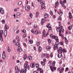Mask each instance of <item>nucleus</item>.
Instances as JSON below:
<instances>
[{
    "label": "nucleus",
    "instance_id": "obj_58",
    "mask_svg": "<svg viewBox=\"0 0 73 73\" xmlns=\"http://www.w3.org/2000/svg\"><path fill=\"white\" fill-rule=\"evenodd\" d=\"M23 44L25 46H27V44H26L25 43H23Z\"/></svg>",
    "mask_w": 73,
    "mask_h": 73
},
{
    "label": "nucleus",
    "instance_id": "obj_55",
    "mask_svg": "<svg viewBox=\"0 0 73 73\" xmlns=\"http://www.w3.org/2000/svg\"><path fill=\"white\" fill-rule=\"evenodd\" d=\"M31 32H32V33H33L34 34V33H35V32L33 31V29L31 30Z\"/></svg>",
    "mask_w": 73,
    "mask_h": 73
},
{
    "label": "nucleus",
    "instance_id": "obj_61",
    "mask_svg": "<svg viewBox=\"0 0 73 73\" xmlns=\"http://www.w3.org/2000/svg\"><path fill=\"white\" fill-rule=\"evenodd\" d=\"M60 45H63V44H64V42H60Z\"/></svg>",
    "mask_w": 73,
    "mask_h": 73
},
{
    "label": "nucleus",
    "instance_id": "obj_60",
    "mask_svg": "<svg viewBox=\"0 0 73 73\" xmlns=\"http://www.w3.org/2000/svg\"><path fill=\"white\" fill-rule=\"evenodd\" d=\"M14 11L15 12H17V8L15 9L14 10Z\"/></svg>",
    "mask_w": 73,
    "mask_h": 73
},
{
    "label": "nucleus",
    "instance_id": "obj_45",
    "mask_svg": "<svg viewBox=\"0 0 73 73\" xmlns=\"http://www.w3.org/2000/svg\"><path fill=\"white\" fill-rule=\"evenodd\" d=\"M35 34H36V35H38V33L37 32V30H36V31H35Z\"/></svg>",
    "mask_w": 73,
    "mask_h": 73
},
{
    "label": "nucleus",
    "instance_id": "obj_49",
    "mask_svg": "<svg viewBox=\"0 0 73 73\" xmlns=\"http://www.w3.org/2000/svg\"><path fill=\"white\" fill-rule=\"evenodd\" d=\"M23 32L24 33H26V31H25V30L24 29L23 30Z\"/></svg>",
    "mask_w": 73,
    "mask_h": 73
},
{
    "label": "nucleus",
    "instance_id": "obj_28",
    "mask_svg": "<svg viewBox=\"0 0 73 73\" xmlns=\"http://www.w3.org/2000/svg\"><path fill=\"white\" fill-rule=\"evenodd\" d=\"M50 24L49 23L48 24L46 25V27L47 28H48L50 27Z\"/></svg>",
    "mask_w": 73,
    "mask_h": 73
},
{
    "label": "nucleus",
    "instance_id": "obj_32",
    "mask_svg": "<svg viewBox=\"0 0 73 73\" xmlns=\"http://www.w3.org/2000/svg\"><path fill=\"white\" fill-rule=\"evenodd\" d=\"M52 69H54V66H55V64L53 63H52Z\"/></svg>",
    "mask_w": 73,
    "mask_h": 73
},
{
    "label": "nucleus",
    "instance_id": "obj_64",
    "mask_svg": "<svg viewBox=\"0 0 73 73\" xmlns=\"http://www.w3.org/2000/svg\"><path fill=\"white\" fill-rule=\"evenodd\" d=\"M48 30L49 31V30H51V29H52V27H48Z\"/></svg>",
    "mask_w": 73,
    "mask_h": 73
},
{
    "label": "nucleus",
    "instance_id": "obj_46",
    "mask_svg": "<svg viewBox=\"0 0 73 73\" xmlns=\"http://www.w3.org/2000/svg\"><path fill=\"white\" fill-rule=\"evenodd\" d=\"M51 64H52V62L49 61L48 62V64H49V65H51Z\"/></svg>",
    "mask_w": 73,
    "mask_h": 73
},
{
    "label": "nucleus",
    "instance_id": "obj_38",
    "mask_svg": "<svg viewBox=\"0 0 73 73\" xmlns=\"http://www.w3.org/2000/svg\"><path fill=\"white\" fill-rule=\"evenodd\" d=\"M59 36H62V34H61V30H60V32H59Z\"/></svg>",
    "mask_w": 73,
    "mask_h": 73
},
{
    "label": "nucleus",
    "instance_id": "obj_43",
    "mask_svg": "<svg viewBox=\"0 0 73 73\" xmlns=\"http://www.w3.org/2000/svg\"><path fill=\"white\" fill-rule=\"evenodd\" d=\"M40 73H43V70L42 69H41L40 71Z\"/></svg>",
    "mask_w": 73,
    "mask_h": 73
},
{
    "label": "nucleus",
    "instance_id": "obj_14",
    "mask_svg": "<svg viewBox=\"0 0 73 73\" xmlns=\"http://www.w3.org/2000/svg\"><path fill=\"white\" fill-rule=\"evenodd\" d=\"M48 17V14L47 13H45L44 14V17L46 19Z\"/></svg>",
    "mask_w": 73,
    "mask_h": 73
},
{
    "label": "nucleus",
    "instance_id": "obj_52",
    "mask_svg": "<svg viewBox=\"0 0 73 73\" xmlns=\"http://www.w3.org/2000/svg\"><path fill=\"white\" fill-rule=\"evenodd\" d=\"M25 64H26L27 65H28V62L27 61H26L25 62Z\"/></svg>",
    "mask_w": 73,
    "mask_h": 73
},
{
    "label": "nucleus",
    "instance_id": "obj_62",
    "mask_svg": "<svg viewBox=\"0 0 73 73\" xmlns=\"http://www.w3.org/2000/svg\"><path fill=\"white\" fill-rule=\"evenodd\" d=\"M16 15V17L17 18H19L20 17V15Z\"/></svg>",
    "mask_w": 73,
    "mask_h": 73
},
{
    "label": "nucleus",
    "instance_id": "obj_21",
    "mask_svg": "<svg viewBox=\"0 0 73 73\" xmlns=\"http://www.w3.org/2000/svg\"><path fill=\"white\" fill-rule=\"evenodd\" d=\"M18 46V49H17V51L18 52H19V50H20V48H21V47L20 46V45L19 46Z\"/></svg>",
    "mask_w": 73,
    "mask_h": 73
},
{
    "label": "nucleus",
    "instance_id": "obj_11",
    "mask_svg": "<svg viewBox=\"0 0 73 73\" xmlns=\"http://www.w3.org/2000/svg\"><path fill=\"white\" fill-rule=\"evenodd\" d=\"M20 39H18V40L17 42L15 43L16 45L17 46H19L20 45V43H19V42H20Z\"/></svg>",
    "mask_w": 73,
    "mask_h": 73
},
{
    "label": "nucleus",
    "instance_id": "obj_37",
    "mask_svg": "<svg viewBox=\"0 0 73 73\" xmlns=\"http://www.w3.org/2000/svg\"><path fill=\"white\" fill-rule=\"evenodd\" d=\"M29 60H32V56L31 55L29 57Z\"/></svg>",
    "mask_w": 73,
    "mask_h": 73
},
{
    "label": "nucleus",
    "instance_id": "obj_16",
    "mask_svg": "<svg viewBox=\"0 0 73 73\" xmlns=\"http://www.w3.org/2000/svg\"><path fill=\"white\" fill-rule=\"evenodd\" d=\"M30 66L31 68H35V64L33 63H31L30 65Z\"/></svg>",
    "mask_w": 73,
    "mask_h": 73
},
{
    "label": "nucleus",
    "instance_id": "obj_2",
    "mask_svg": "<svg viewBox=\"0 0 73 73\" xmlns=\"http://www.w3.org/2000/svg\"><path fill=\"white\" fill-rule=\"evenodd\" d=\"M3 33V30H1L0 31V39L1 41H3V38H2Z\"/></svg>",
    "mask_w": 73,
    "mask_h": 73
},
{
    "label": "nucleus",
    "instance_id": "obj_47",
    "mask_svg": "<svg viewBox=\"0 0 73 73\" xmlns=\"http://www.w3.org/2000/svg\"><path fill=\"white\" fill-rule=\"evenodd\" d=\"M58 20H60V21H61V20H62V19H61V17H58Z\"/></svg>",
    "mask_w": 73,
    "mask_h": 73
},
{
    "label": "nucleus",
    "instance_id": "obj_15",
    "mask_svg": "<svg viewBox=\"0 0 73 73\" xmlns=\"http://www.w3.org/2000/svg\"><path fill=\"white\" fill-rule=\"evenodd\" d=\"M51 49V47L50 46H47L46 47V49L47 50H49Z\"/></svg>",
    "mask_w": 73,
    "mask_h": 73
},
{
    "label": "nucleus",
    "instance_id": "obj_50",
    "mask_svg": "<svg viewBox=\"0 0 73 73\" xmlns=\"http://www.w3.org/2000/svg\"><path fill=\"white\" fill-rule=\"evenodd\" d=\"M69 69V68H68V67H67L66 69V70H65V71H67V70H68Z\"/></svg>",
    "mask_w": 73,
    "mask_h": 73
},
{
    "label": "nucleus",
    "instance_id": "obj_13",
    "mask_svg": "<svg viewBox=\"0 0 73 73\" xmlns=\"http://www.w3.org/2000/svg\"><path fill=\"white\" fill-rule=\"evenodd\" d=\"M62 53H59V54H58V58H61V57H62Z\"/></svg>",
    "mask_w": 73,
    "mask_h": 73
},
{
    "label": "nucleus",
    "instance_id": "obj_41",
    "mask_svg": "<svg viewBox=\"0 0 73 73\" xmlns=\"http://www.w3.org/2000/svg\"><path fill=\"white\" fill-rule=\"evenodd\" d=\"M40 45V42H38L37 43V44H36V45L37 46H39Z\"/></svg>",
    "mask_w": 73,
    "mask_h": 73
},
{
    "label": "nucleus",
    "instance_id": "obj_35",
    "mask_svg": "<svg viewBox=\"0 0 73 73\" xmlns=\"http://www.w3.org/2000/svg\"><path fill=\"white\" fill-rule=\"evenodd\" d=\"M7 51L8 52H11V50H10V49H9V46L8 47V48H7Z\"/></svg>",
    "mask_w": 73,
    "mask_h": 73
},
{
    "label": "nucleus",
    "instance_id": "obj_34",
    "mask_svg": "<svg viewBox=\"0 0 73 73\" xmlns=\"http://www.w3.org/2000/svg\"><path fill=\"white\" fill-rule=\"evenodd\" d=\"M39 14V12H37L36 13V17H37V16H38V15Z\"/></svg>",
    "mask_w": 73,
    "mask_h": 73
},
{
    "label": "nucleus",
    "instance_id": "obj_10",
    "mask_svg": "<svg viewBox=\"0 0 73 73\" xmlns=\"http://www.w3.org/2000/svg\"><path fill=\"white\" fill-rule=\"evenodd\" d=\"M25 8L27 11H29L30 10V7L28 5L26 6L25 7Z\"/></svg>",
    "mask_w": 73,
    "mask_h": 73
},
{
    "label": "nucleus",
    "instance_id": "obj_7",
    "mask_svg": "<svg viewBox=\"0 0 73 73\" xmlns=\"http://www.w3.org/2000/svg\"><path fill=\"white\" fill-rule=\"evenodd\" d=\"M41 0H38V1H40V4L42 5H45V3L44 1H41Z\"/></svg>",
    "mask_w": 73,
    "mask_h": 73
},
{
    "label": "nucleus",
    "instance_id": "obj_31",
    "mask_svg": "<svg viewBox=\"0 0 73 73\" xmlns=\"http://www.w3.org/2000/svg\"><path fill=\"white\" fill-rule=\"evenodd\" d=\"M35 66L36 68H38L39 67V64H36Z\"/></svg>",
    "mask_w": 73,
    "mask_h": 73
},
{
    "label": "nucleus",
    "instance_id": "obj_5",
    "mask_svg": "<svg viewBox=\"0 0 73 73\" xmlns=\"http://www.w3.org/2000/svg\"><path fill=\"white\" fill-rule=\"evenodd\" d=\"M52 38H54V40H56V41L57 42H58V38L56 36H54L53 35L52 37Z\"/></svg>",
    "mask_w": 73,
    "mask_h": 73
},
{
    "label": "nucleus",
    "instance_id": "obj_24",
    "mask_svg": "<svg viewBox=\"0 0 73 73\" xmlns=\"http://www.w3.org/2000/svg\"><path fill=\"white\" fill-rule=\"evenodd\" d=\"M59 11H60V13H59V15H60V16H62V13H62V12L60 11H61V10H60Z\"/></svg>",
    "mask_w": 73,
    "mask_h": 73
},
{
    "label": "nucleus",
    "instance_id": "obj_39",
    "mask_svg": "<svg viewBox=\"0 0 73 73\" xmlns=\"http://www.w3.org/2000/svg\"><path fill=\"white\" fill-rule=\"evenodd\" d=\"M30 17L31 18H32V17L33 16V15H32V14H30L29 15Z\"/></svg>",
    "mask_w": 73,
    "mask_h": 73
},
{
    "label": "nucleus",
    "instance_id": "obj_12",
    "mask_svg": "<svg viewBox=\"0 0 73 73\" xmlns=\"http://www.w3.org/2000/svg\"><path fill=\"white\" fill-rule=\"evenodd\" d=\"M8 29V26L7 25V24H6L5 25V31H7Z\"/></svg>",
    "mask_w": 73,
    "mask_h": 73
},
{
    "label": "nucleus",
    "instance_id": "obj_29",
    "mask_svg": "<svg viewBox=\"0 0 73 73\" xmlns=\"http://www.w3.org/2000/svg\"><path fill=\"white\" fill-rule=\"evenodd\" d=\"M72 26H70L68 27V29L69 30H71L72 29Z\"/></svg>",
    "mask_w": 73,
    "mask_h": 73
},
{
    "label": "nucleus",
    "instance_id": "obj_30",
    "mask_svg": "<svg viewBox=\"0 0 73 73\" xmlns=\"http://www.w3.org/2000/svg\"><path fill=\"white\" fill-rule=\"evenodd\" d=\"M4 35L5 36H7V31H6L5 32H4Z\"/></svg>",
    "mask_w": 73,
    "mask_h": 73
},
{
    "label": "nucleus",
    "instance_id": "obj_48",
    "mask_svg": "<svg viewBox=\"0 0 73 73\" xmlns=\"http://www.w3.org/2000/svg\"><path fill=\"white\" fill-rule=\"evenodd\" d=\"M60 70H61V69H60V68H58L57 71H58V72H59Z\"/></svg>",
    "mask_w": 73,
    "mask_h": 73
},
{
    "label": "nucleus",
    "instance_id": "obj_44",
    "mask_svg": "<svg viewBox=\"0 0 73 73\" xmlns=\"http://www.w3.org/2000/svg\"><path fill=\"white\" fill-rule=\"evenodd\" d=\"M62 2H63V3H66V0H63V1Z\"/></svg>",
    "mask_w": 73,
    "mask_h": 73
},
{
    "label": "nucleus",
    "instance_id": "obj_42",
    "mask_svg": "<svg viewBox=\"0 0 73 73\" xmlns=\"http://www.w3.org/2000/svg\"><path fill=\"white\" fill-rule=\"evenodd\" d=\"M42 19L41 20V21L42 23H44L45 22V19Z\"/></svg>",
    "mask_w": 73,
    "mask_h": 73
},
{
    "label": "nucleus",
    "instance_id": "obj_17",
    "mask_svg": "<svg viewBox=\"0 0 73 73\" xmlns=\"http://www.w3.org/2000/svg\"><path fill=\"white\" fill-rule=\"evenodd\" d=\"M64 39L66 44H68V40H67V39H66V38L65 37L64 38Z\"/></svg>",
    "mask_w": 73,
    "mask_h": 73
},
{
    "label": "nucleus",
    "instance_id": "obj_1",
    "mask_svg": "<svg viewBox=\"0 0 73 73\" xmlns=\"http://www.w3.org/2000/svg\"><path fill=\"white\" fill-rule=\"evenodd\" d=\"M60 52V53H62V52H63V53H66L67 51L65 48L63 49H62V48L61 47H60L59 48V49H58V52L59 53Z\"/></svg>",
    "mask_w": 73,
    "mask_h": 73
},
{
    "label": "nucleus",
    "instance_id": "obj_33",
    "mask_svg": "<svg viewBox=\"0 0 73 73\" xmlns=\"http://www.w3.org/2000/svg\"><path fill=\"white\" fill-rule=\"evenodd\" d=\"M41 64L42 65L44 66V65H45V62H42V61L41 62H40Z\"/></svg>",
    "mask_w": 73,
    "mask_h": 73
},
{
    "label": "nucleus",
    "instance_id": "obj_57",
    "mask_svg": "<svg viewBox=\"0 0 73 73\" xmlns=\"http://www.w3.org/2000/svg\"><path fill=\"white\" fill-rule=\"evenodd\" d=\"M30 44H33V41H32V40H30Z\"/></svg>",
    "mask_w": 73,
    "mask_h": 73
},
{
    "label": "nucleus",
    "instance_id": "obj_3",
    "mask_svg": "<svg viewBox=\"0 0 73 73\" xmlns=\"http://www.w3.org/2000/svg\"><path fill=\"white\" fill-rule=\"evenodd\" d=\"M58 49V43H55L54 46V50H55L56 49Z\"/></svg>",
    "mask_w": 73,
    "mask_h": 73
},
{
    "label": "nucleus",
    "instance_id": "obj_20",
    "mask_svg": "<svg viewBox=\"0 0 73 73\" xmlns=\"http://www.w3.org/2000/svg\"><path fill=\"white\" fill-rule=\"evenodd\" d=\"M37 25H34L33 28L34 30H36L37 29Z\"/></svg>",
    "mask_w": 73,
    "mask_h": 73
},
{
    "label": "nucleus",
    "instance_id": "obj_25",
    "mask_svg": "<svg viewBox=\"0 0 73 73\" xmlns=\"http://www.w3.org/2000/svg\"><path fill=\"white\" fill-rule=\"evenodd\" d=\"M27 54H25V57H23V59L24 60H26V59L27 58Z\"/></svg>",
    "mask_w": 73,
    "mask_h": 73
},
{
    "label": "nucleus",
    "instance_id": "obj_56",
    "mask_svg": "<svg viewBox=\"0 0 73 73\" xmlns=\"http://www.w3.org/2000/svg\"><path fill=\"white\" fill-rule=\"evenodd\" d=\"M46 57L47 58H49V57H48V54H46Z\"/></svg>",
    "mask_w": 73,
    "mask_h": 73
},
{
    "label": "nucleus",
    "instance_id": "obj_53",
    "mask_svg": "<svg viewBox=\"0 0 73 73\" xmlns=\"http://www.w3.org/2000/svg\"><path fill=\"white\" fill-rule=\"evenodd\" d=\"M17 30V28L16 27H15L14 28V31H16Z\"/></svg>",
    "mask_w": 73,
    "mask_h": 73
},
{
    "label": "nucleus",
    "instance_id": "obj_54",
    "mask_svg": "<svg viewBox=\"0 0 73 73\" xmlns=\"http://www.w3.org/2000/svg\"><path fill=\"white\" fill-rule=\"evenodd\" d=\"M18 73H21V71H20V70H18Z\"/></svg>",
    "mask_w": 73,
    "mask_h": 73
},
{
    "label": "nucleus",
    "instance_id": "obj_8",
    "mask_svg": "<svg viewBox=\"0 0 73 73\" xmlns=\"http://www.w3.org/2000/svg\"><path fill=\"white\" fill-rule=\"evenodd\" d=\"M0 12L2 14H4V9L3 8L0 7Z\"/></svg>",
    "mask_w": 73,
    "mask_h": 73
},
{
    "label": "nucleus",
    "instance_id": "obj_4",
    "mask_svg": "<svg viewBox=\"0 0 73 73\" xmlns=\"http://www.w3.org/2000/svg\"><path fill=\"white\" fill-rule=\"evenodd\" d=\"M62 28H63V27L62 26H61V27H59L58 28H57L56 30H57V32H60V31L61 30V29H62Z\"/></svg>",
    "mask_w": 73,
    "mask_h": 73
},
{
    "label": "nucleus",
    "instance_id": "obj_63",
    "mask_svg": "<svg viewBox=\"0 0 73 73\" xmlns=\"http://www.w3.org/2000/svg\"><path fill=\"white\" fill-rule=\"evenodd\" d=\"M72 15H70L69 16V18L70 19L72 18Z\"/></svg>",
    "mask_w": 73,
    "mask_h": 73
},
{
    "label": "nucleus",
    "instance_id": "obj_51",
    "mask_svg": "<svg viewBox=\"0 0 73 73\" xmlns=\"http://www.w3.org/2000/svg\"><path fill=\"white\" fill-rule=\"evenodd\" d=\"M48 42H51V40L50 39H48Z\"/></svg>",
    "mask_w": 73,
    "mask_h": 73
},
{
    "label": "nucleus",
    "instance_id": "obj_26",
    "mask_svg": "<svg viewBox=\"0 0 73 73\" xmlns=\"http://www.w3.org/2000/svg\"><path fill=\"white\" fill-rule=\"evenodd\" d=\"M16 15H19V16L20 15H21V13H19V12H17L16 14Z\"/></svg>",
    "mask_w": 73,
    "mask_h": 73
},
{
    "label": "nucleus",
    "instance_id": "obj_9",
    "mask_svg": "<svg viewBox=\"0 0 73 73\" xmlns=\"http://www.w3.org/2000/svg\"><path fill=\"white\" fill-rule=\"evenodd\" d=\"M5 58V51H3V54L2 55V58L4 60Z\"/></svg>",
    "mask_w": 73,
    "mask_h": 73
},
{
    "label": "nucleus",
    "instance_id": "obj_19",
    "mask_svg": "<svg viewBox=\"0 0 73 73\" xmlns=\"http://www.w3.org/2000/svg\"><path fill=\"white\" fill-rule=\"evenodd\" d=\"M38 49L39 50V52H41V50L42 49V48H41V46H39Z\"/></svg>",
    "mask_w": 73,
    "mask_h": 73
},
{
    "label": "nucleus",
    "instance_id": "obj_18",
    "mask_svg": "<svg viewBox=\"0 0 73 73\" xmlns=\"http://www.w3.org/2000/svg\"><path fill=\"white\" fill-rule=\"evenodd\" d=\"M64 4L65 3H64V2H62L61 3L62 6V7H64V8H66V6H64Z\"/></svg>",
    "mask_w": 73,
    "mask_h": 73
},
{
    "label": "nucleus",
    "instance_id": "obj_23",
    "mask_svg": "<svg viewBox=\"0 0 73 73\" xmlns=\"http://www.w3.org/2000/svg\"><path fill=\"white\" fill-rule=\"evenodd\" d=\"M15 69L16 71L19 70V67L17 66H16L15 67Z\"/></svg>",
    "mask_w": 73,
    "mask_h": 73
},
{
    "label": "nucleus",
    "instance_id": "obj_22",
    "mask_svg": "<svg viewBox=\"0 0 73 73\" xmlns=\"http://www.w3.org/2000/svg\"><path fill=\"white\" fill-rule=\"evenodd\" d=\"M22 4V2L21 1H19L18 3V5L19 6L21 5Z\"/></svg>",
    "mask_w": 73,
    "mask_h": 73
},
{
    "label": "nucleus",
    "instance_id": "obj_6",
    "mask_svg": "<svg viewBox=\"0 0 73 73\" xmlns=\"http://www.w3.org/2000/svg\"><path fill=\"white\" fill-rule=\"evenodd\" d=\"M27 68H25V70L24 69H22L21 70V71L22 73H26L27 70Z\"/></svg>",
    "mask_w": 73,
    "mask_h": 73
},
{
    "label": "nucleus",
    "instance_id": "obj_36",
    "mask_svg": "<svg viewBox=\"0 0 73 73\" xmlns=\"http://www.w3.org/2000/svg\"><path fill=\"white\" fill-rule=\"evenodd\" d=\"M45 56H46V54H42V57H45Z\"/></svg>",
    "mask_w": 73,
    "mask_h": 73
},
{
    "label": "nucleus",
    "instance_id": "obj_27",
    "mask_svg": "<svg viewBox=\"0 0 73 73\" xmlns=\"http://www.w3.org/2000/svg\"><path fill=\"white\" fill-rule=\"evenodd\" d=\"M58 4H59V3L58 2H56L55 3V5L56 7H57V5H58Z\"/></svg>",
    "mask_w": 73,
    "mask_h": 73
},
{
    "label": "nucleus",
    "instance_id": "obj_40",
    "mask_svg": "<svg viewBox=\"0 0 73 73\" xmlns=\"http://www.w3.org/2000/svg\"><path fill=\"white\" fill-rule=\"evenodd\" d=\"M41 68H38L37 69V70L38 71H40L41 70Z\"/></svg>",
    "mask_w": 73,
    "mask_h": 73
},
{
    "label": "nucleus",
    "instance_id": "obj_59",
    "mask_svg": "<svg viewBox=\"0 0 73 73\" xmlns=\"http://www.w3.org/2000/svg\"><path fill=\"white\" fill-rule=\"evenodd\" d=\"M50 15H53V12H52V11H50Z\"/></svg>",
    "mask_w": 73,
    "mask_h": 73
}]
</instances>
